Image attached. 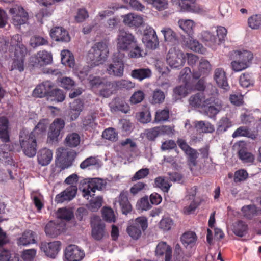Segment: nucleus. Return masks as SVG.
I'll use <instances>...</instances> for the list:
<instances>
[{
	"mask_svg": "<svg viewBox=\"0 0 261 261\" xmlns=\"http://www.w3.org/2000/svg\"><path fill=\"white\" fill-rule=\"evenodd\" d=\"M11 49H14V58L11 66V70H18L21 72L24 70V57L27 53L25 46L22 43V38L19 35H14L11 40Z\"/></svg>",
	"mask_w": 261,
	"mask_h": 261,
	"instance_id": "obj_1",
	"label": "nucleus"
},
{
	"mask_svg": "<svg viewBox=\"0 0 261 261\" xmlns=\"http://www.w3.org/2000/svg\"><path fill=\"white\" fill-rule=\"evenodd\" d=\"M109 50L106 42H97L89 50L87 59L94 66H98L105 63L108 57Z\"/></svg>",
	"mask_w": 261,
	"mask_h": 261,
	"instance_id": "obj_2",
	"label": "nucleus"
},
{
	"mask_svg": "<svg viewBox=\"0 0 261 261\" xmlns=\"http://www.w3.org/2000/svg\"><path fill=\"white\" fill-rule=\"evenodd\" d=\"M19 143L23 153L28 157H33L36 154V137L34 133H30L26 129L20 131Z\"/></svg>",
	"mask_w": 261,
	"mask_h": 261,
	"instance_id": "obj_3",
	"label": "nucleus"
},
{
	"mask_svg": "<svg viewBox=\"0 0 261 261\" xmlns=\"http://www.w3.org/2000/svg\"><path fill=\"white\" fill-rule=\"evenodd\" d=\"M123 57L124 55L120 52L114 54L113 62L108 65L106 68L108 74L116 77H121L123 75L124 71Z\"/></svg>",
	"mask_w": 261,
	"mask_h": 261,
	"instance_id": "obj_4",
	"label": "nucleus"
},
{
	"mask_svg": "<svg viewBox=\"0 0 261 261\" xmlns=\"http://www.w3.org/2000/svg\"><path fill=\"white\" fill-rule=\"evenodd\" d=\"M217 89L213 86H208L204 92H199L191 96L189 99L190 105L193 107L201 108L202 109L205 103H207L210 100L211 92H215Z\"/></svg>",
	"mask_w": 261,
	"mask_h": 261,
	"instance_id": "obj_5",
	"label": "nucleus"
},
{
	"mask_svg": "<svg viewBox=\"0 0 261 261\" xmlns=\"http://www.w3.org/2000/svg\"><path fill=\"white\" fill-rule=\"evenodd\" d=\"M167 64L172 68H179L185 63V54L175 47L171 48L166 56Z\"/></svg>",
	"mask_w": 261,
	"mask_h": 261,
	"instance_id": "obj_6",
	"label": "nucleus"
},
{
	"mask_svg": "<svg viewBox=\"0 0 261 261\" xmlns=\"http://www.w3.org/2000/svg\"><path fill=\"white\" fill-rule=\"evenodd\" d=\"M12 23L16 27L26 23L28 20V12L20 6L15 5L9 10Z\"/></svg>",
	"mask_w": 261,
	"mask_h": 261,
	"instance_id": "obj_7",
	"label": "nucleus"
},
{
	"mask_svg": "<svg viewBox=\"0 0 261 261\" xmlns=\"http://www.w3.org/2000/svg\"><path fill=\"white\" fill-rule=\"evenodd\" d=\"M217 92H211V96L208 99L210 100L202 108L204 114L207 115L210 118H213L219 112L222 105L221 101L217 98H215V95Z\"/></svg>",
	"mask_w": 261,
	"mask_h": 261,
	"instance_id": "obj_8",
	"label": "nucleus"
},
{
	"mask_svg": "<svg viewBox=\"0 0 261 261\" xmlns=\"http://www.w3.org/2000/svg\"><path fill=\"white\" fill-rule=\"evenodd\" d=\"M177 142L179 147L186 155L189 166L191 167H195L197 164V159L199 155V153L197 150L191 147L183 139H179Z\"/></svg>",
	"mask_w": 261,
	"mask_h": 261,
	"instance_id": "obj_9",
	"label": "nucleus"
},
{
	"mask_svg": "<svg viewBox=\"0 0 261 261\" xmlns=\"http://www.w3.org/2000/svg\"><path fill=\"white\" fill-rule=\"evenodd\" d=\"M64 121L60 118H56L51 123L48 133V141L50 143L58 141L61 132L65 127Z\"/></svg>",
	"mask_w": 261,
	"mask_h": 261,
	"instance_id": "obj_10",
	"label": "nucleus"
},
{
	"mask_svg": "<svg viewBox=\"0 0 261 261\" xmlns=\"http://www.w3.org/2000/svg\"><path fill=\"white\" fill-rule=\"evenodd\" d=\"M91 234L94 239L99 241L107 235L105 225L101 221L99 217L93 216L91 221Z\"/></svg>",
	"mask_w": 261,
	"mask_h": 261,
	"instance_id": "obj_11",
	"label": "nucleus"
},
{
	"mask_svg": "<svg viewBox=\"0 0 261 261\" xmlns=\"http://www.w3.org/2000/svg\"><path fill=\"white\" fill-rule=\"evenodd\" d=\"M148 227L147 219L145 217L137 218L132 224V239L137 240L141 236L142 232Z\"/></svg>",
	"mask_w": 261,
	"mask_h": 261,
	"instance_id": "obj_12",
	"label": "nucleus"
},
{
	"mask_svg": "<svg viewBox=\"0 0 261 261\" xmlns=\"http://www.w3.org/2000/svg\"><path fill=\"white\" fill-rule=\"evenodd\" d=\"M30 61L34 67L42 66L51 62L52 56L50 53L46 50L39 51L31 57Z\"/></svg>",
	"mask_w": 261,
	"mask_h": 261,
	"instance_id": "obj_13",
	"label": "nucleus"
},
{
	"mask_svg": "<svg viewBox=\"0 0 261 261\" xmlns=\"http://www.w3.org/2000/svg\"><path fill=\"white\" fill-rule=\"evenodd\" d=\"M40 249L46 255L51 258H55L61 249V243L59 241H54L50 243L42 242L40 244Z\"/></svg>",
	"mask_w": 261,
	"mask_h": 261,
	"instance_id": "obj_14",
	"label": "nucleus"
},
{
	"mask_svg": "<svg viewBox=\"0 0 261 261\" xmlns=\"http://www.w3.org/2000/svg\"><path fill=\"white\" fill-rule=\"evenodd\" d=\"M84 251L74 245L68 246L65 251V256L69 261H80L84 256Z\"/></svg>",
	"mask_w": 261,
	"mask_h": 261,
	"instance_id": "obj_15",
	"label": "nucleus"
},
{
	"mask_svg": "<svg viewBox=\"0 0 261 261\" xmlns=\"http://www.w3.org/2000/svg\"><path fill=\"white\" fill-rule=\"evenodd\" d=\"M53 84L48 81L39 84L33 91V95L37 97L42 98L49 96L52 91Z\"/></svg>",
	"mask_w": 261,
	"mask_h": 261,
	"instance_id": "obj_16",
	"label": "nucleus"
},
{
	"mask_svg": "<svg viewBox=\"0 0 261 261\" xmlns=\"http://www.w3.org/2000/svg\"><path fill=\"white\" fill-rule=\"evenodd\" d=\"M214 79L218 86L227 91L230 89L226 73L222 68H218L215 70Z\"/></svg>",
	"mask_w": 261,
	"mask_h": 261,
	"instance_id": "obj_17",
	"label": "nucleus"
},
{
	"mask_svg": "<svg viewBox=\"0 0 261 261\" xmlns=\"http://www.w3.org/2000/svg\"><path fill=\"white\" fill-rule=\"evenodd\" d=\"M180 240L184 246L188 250L195 249L196 247L197 237L194 232H185L181 236Z\"/></svg>",
	"mask_w": 261,
	"mask_h": 261,
	"instance_id": "obj_18",
	"label": "nucleus"
},
{
	"mask_svg": "<svg viewBox=\"0 0 261 261\" xmlns=\"http://www.w3.org/2000/svg\"><path fill=\"white\" fill-rule=\"evenodd\" d=\"M50 36L56 41L68 42L70 40L68 32L60 27L53 28L50 30Z\"/></svg>",
	"mask_w": 261,
	"mask_h": 261,
	"instance_id": "obj_19",
	"label": "nucleus"
},
{
	"mask_svg": "<svg viewBox=\"0 0 261 261\" xmlns=\"http://www.w3.org/2000/svg\"><path fill=\"white\" fill-rule=\"evenodd\" d=\"M106 187V182L100 178H93L89 181L86 187L84 188L83 192L87 194H90L91 192L94 193L96 190H101Z\"/></svg>",
	"mask_w": 261,
	"mask_h": 261,
	"instance_id": "obj_20",
	"label": "nucleus"
},
{
	"mask_svg": "<svg viewBox=\"0 0 261 261\" xmlns=\"http://www.w3.org/2000/svg\"><path fill=\"white\" fill-rule=\"evenodd\" d=\"M130 45V34L124 30L119 31L117 38V47L121 50H126Z\"/></svg>",
	"mask_w": 261,
	"mask_h": 261,
	"instance_id": "obj_21",
	"label": "nucleus"
},
{
	"mask_svg": "<svg viewBox=\"0 0 261 261\" xmlns=\"http://www.w3.org/2000/svg\"><path fill=\"white\" fill-rule=\"evenodd\" d=\"M77 188L76 186H69L61 193L56 196L55 201L58 203H62L65 201L71 200L75 196Z\"/></svg>",
	"mask_w": 261,
	"mask_h": 261,
	"instance_id": "obj_22",
	"label": "nucleus"
},
{
	"mask_svg": "<svg viewBox=\"0 0 261 261\" xmlns=\"http://www.w3.org/2000/svg\"><path fill=\"white\" fill-rule=\"evenodd\" d=\"M53 159V152L51 150L43 148L39 150L37 153L38 163L41 166L48 165Z\"/></svg>",
	"mask_w": 261,
	"mask_h": 261,
	"instance_id": "obj_23",
	"label": "nucleus"
},
{
	"mask_svg": "<svg viewBox=\"0 0 261 261\" xmlns=\"http://www.w3.org/2000/svg\"><path fill=\"white\" fill-rule=\"evenodd\" d=\"M63 229V226L53 221H50L45 227L46 234L49 237L55 238L60 234Z\"/></svg>",
	"mask_w": 261,
	"mask_h": 261,
	"instance_id": "obj_24",
	"label": "nucleus"
},
{
	"mask_svg": "<svg viewBox=\"0 0 261 261\" xmlns=\"http://www.w3.org/2000/svg\"><path fill=\"white\" fill-rule=\"evenodd\" d=\"M257 134L252 131L246 126H240L232 134V137L234 138L239 137H246L252 140L256 138Z\"/></svg>",
	"mask_w": 261,
	"mask_h": 261,
	"instance_id": "obj_25",
	"label": "nucleus"
},
{
	"mask_svg": "<svg viewBox=\"0 0 261 261\" xmlns=\"http://www.w3.org/2000/svg\"><path fill=\"white\" fill-rule=\"evenodd\" d=\"M35 233L32 230H28L24 232L22 236L17 240V244L19 246H27L30 244L36 243L35 239Z\"/></svg>",
	"mask_w": 261,
	"mask_h": 261,
	"instance_id": "obj_26",
	"label": "nucleus"
},
{
	"mask_svg": "<svg viewBox=\"0 0 261 261\" xmlns=\"http://www.w3.org/2000/svg\"><path fill=\"white\" fill-rule=\"evenodd\" d=\"M164 37V40L168 44L174 45L178 43L176 33L170 28H164L161 31Z\"/></svg>",
	"mask_w": 261,
	"mask_h": 261,
	"instance_id": "obj_27",
	"label": "nucleus"
},
{
	"mask_svg": "<svg viewBox=\"0 0 261 261\" xmlns=\"http://www.w3.org/2000/svg\"><path fill=\"white\" fill-rule=\"evenodd\" d=\"M155 255L159 257H165L172 255V248L165 242H161L158 243L155 251Z\"/></svg>",
	"mask_w": 261,
	"mask_h": 261,
	"instance_id": "obj_28",
	"label": "nucleus"
},
{
	"mask_svg": "<svg viewBox=\"0 0 261 261\" xmlns=\"http://www.w3.org/2000/svg\"><path fill=\"white\" fill-rule=\"evenodd\" d=\"M118 204L121 207L122 212L123 214L127 215L130 211V205L128 199L127 194L125 192H122L118 198V201H116L115 204Z\"/></svg>",
	"mask_w": 261,
	"mask_h": 261,
	"instance_id": "obj_29",
	"label": "nucleus"
},
{
	"mask_svg": "<svg viewBox=\"0 0 261 261\" xmlns=\"http://www.w3.org/2000/svg\"><path fill=\"white\" fill-rule=\"evenodd\" d=\"M99 166V160L95 156H90L84 160L80 165V167L83 170L92 169Z\"/></svg>",
	"mask_w": 261,
	"mask_h": 261,
	"instance_id": "obj_30",
	"label": "nucleus"
},
{
	"mask_svg": "<svg viewBox=\"0 0 261 261\" xmlns=\"http://www.w3.org/2000/svg\"><path fill=\"white\" fill-rule=\"evenodd\" d=\"M145 54L141 45L138 44L135 37L132 35V58H138L143 57Z\"/></svg>",
	"mask_w": 261,
	"mask_h": 261,
	"instance_id": "obj_31",
	"label": "nucleus"
},
{
	"mask_svg": "<svg viewBox=\"0 0 261 261\" xmlns=\"http://www.w3.org/2000/svg\"><path fill=\"white\" fill-rule=\"evenodd\" d=\"M173 4L178 5L183 11H194L195 0H172Z\"/></svg>",
	"mask_w": 261,
	"mask_h": 261,
	"instance_id": "obj_32",
	"label": "nucleus"
},
{
	"mask_svg": "<svg viewBox=\"0 0 261 261\" xmlns=\"http://www.w3.org/2000/svg\"><path fill=\"white\" fill-rule=\"evenodd\" d=\"M247 225L242 220H239L233 224V232L238 237H242L245 236L247 232Z\"/></svg>",
	"mask_w": 261,
	"mask_h": 261,
	"instance_id": "obj_33",
	"label": "nucleus"
},
{
	"mask_svg": "<svg viewBox=\"0 0 261 261\" xmlns=\"http://www.w3.org/2000/svg\"><path fill=\"white\" fill-rule=\"evenodd\" d=\"M151 73V71L148 68H139L132 71V77L141 81L150 77Z\"/></svg>",
	"mask_w": 261,
	"mask_h": 261,
	"instance_id": "obj_34",
	"label": "nucleus"
},
{
	"mask_svg": "<svg viewBox=\"0 0 261 261\" xmlns=\"http://www.w3.org/2000/svg\"><path fill=\"white\" fill-rule=\"evenodd\" d=\"M8 121L6 117H0V138L4 142L9 141L8 132Z\"/></svg>",
	"mask_w": 261,
	"mask_h": 261,
	"instance_id": "obj_35",
	"label": "nucleus"
},
{
	"mask_svg": "<svg viewBox=\"0 0 261 261\" xmlns=\"http://www.w3.org/2000/svg\"><path fill=\"white\" fill-rule=\"evenodd\" d=\"M40 3L42 5L45 6V7L42 9L40 12L37 14L36 16L39 18L41 17L44 18L50 16L54 10L53 7H48V6L51 5V2L47 0H41Z\"/></svg>",
	"mask_w": 261,
	"mask_h": 261,
	"instance_id": "obj_36",
	"label": "nucleus"
},
{
	"mask_svg": "<svg viewBox=\"0 0 261 261\" xmlns=\"http://www.w3.org/2000/svg\"><path fill=\"white\" fill-rule=\"evenodd\" d=\"M179 27L188 34L189 37H191L193 33V28L195 26L193 21L187 20H180L178 21Z\"/></svg>",
	"mask_w": 261,
	"mask_h": 261,
	"instance_id": "obj_37",
	"label": "nucleus"
},
{
	"mask_svg": "<svg viewBox=\"0 0 261 261\" xmlns=\"http://www.w3.org/2000/svg\"><path fill=\"white\" fill-rule=\"evenodd\" d=\"M61 62L63 64L73 67L74 65V59L72 54L67 50H62L61 53Z\"/></svg>",
	"mask_w": 261,
	"mask_h": 261,
	"instance_id": "obj_38",
	"label": "nucleus"
},
{
	"mask_svg": "<svg viewBox=\"0 0 261 261\" xmlns=\"http://www.w3.org/2000/svg\"><path fill=\"white\" fill-rule=\"evenodd\" d=\"M241 211L244 216L248 219H251L258 214V210L254 205H248L242 207Z\"/></svg>",
	"mask_w": 261,
	"mask_h": 261,
	"instance_id": "obj_39",
	"label": "nucleus"
},
{
	"mask_svg": "<svg viewBox=\"0 0 261 261\" xmlns=\"http://www.w3.org/2000/svg\"><path fill=\"white\" fill-rule=\"evenodd\" d=\"M238 156L244 163H252L254 160V155L246 148H241L238 151Z\"/></svg>",
	"mask_w": 261,
	"mask_h": 261,
	"instance_id": "obj_40",
	"label": "nucleus"
},
{
	"mask_svg": "<svg viewBox=\"0 0 261 261\" xmlns=\"http://www.w3.org/2000/svg\"><path fill=\"white\" fill-rule=\"evenodd\" d=\"M195 127L200 132L207 133L214 131V127L210 122L204 121H199L195 122Z\"/></svg>",
	"mask_w": 261,
	"mask_h": 261,
	"instance_id": "obj_41",
	"label": "nucleus"
},
{
	"mask_svg": "<svg viewBox=\"0 0 261 261\" xmlns=\"http://www.w3.org/2000/svg\"><path fill=\"white\" fill-rule=\"evenodd\" d=\"M136 117L141 123H147L149 122L151 120V116L149 108L147 106H145L144 110L137 113Z\"/></svg>",
	"mask_w": 261,
	"mask_h": 261,
	"instance_id": "obj_42",
	"label": "nucleus"
},
{
	"mask_svg": "<svg viewBox=\"0 0 261 261\" xmlns=\"http://www.w3.org/2000/svg\"><path fill=\"white\" fill-rule=\"evenodd\" d=\"M202 40L205 42L206 45L212 46L218 44L217 38L212 33L209 31H203L201 33Z\"/></svg>",
	"mask_w": 261,
	"mask_h": 261,
	"instance_id": "obj_43",
	"label": "nucleus"
},
{
	"mask_svg": "<svg viewBox=\"0 0 261 261\" xmlns=\"http://www.w3.org/2000/svg\"><path fill=\"white\" fill-rule=\"evenodd\" d=\"M235 54L238 56L237 59L240 60L242 62L245 63L246 64L248 65L253 59L252 54L247 50H243V51L236 50L235 51Z\"/></svg>",
	"mask_w": 261,
	"mask_h": 261,
	"instance_id": "obj_44",
	"label": "nucleus"
},
{
	"mask_svg": "<svg viewBox=\"0 0 261 261\" xmlns=\"http://www.w3.org/2000/svg\"><path fill=\"white\" fill-rule=\"evenodd\" d=\"M65 142L68 146L71 147H76L80 144V137L77 133H71L66 136Z\"/></svg>",
	"mask_w": 261,
	"mask_h": 261,
	"instance_id": "obj_45",
	"label": "nucleus"
},
{
	"mask_svg": "<svg viewBox=\"0 0 261 261\" xmlns=\"http://www.w3.org/2000/svg\"><path fill=\"white\" fill-rule=\"evenodd\" d=\"M239 82L242 87L248 88L253 85L254 80L250 74L245 73L242 74L240 76Z\"/></svg>",
	"mask_w": 261,
	"mask_h": 261,
	"instance_id": "obj_46",
	"label": "nucleus"
},
{
	"mask_svg": "<svg viewBox=\"0 0 261 261\" xmlns=\"http://www.w3.org/2000/svg\"><path fill=\"white\" fill-rule=\"evenodd\" d=\"M231 126V122L227 117L222 118L218 123L217 133L221 134L227 130L228 128Z\"/></svg>",
	"mask_w": 261,
	"mask_h": 261,
	"instance_id": "obj_47",
	"label": "nucleus"
},
{
	"mask_svg": "<svg viewBox=\"0 0 261 261\" xmlns=\"http://www.w3.org/2000/svg\"><path fill=\"white\" fill-rule=\"evenodd\" d=\"M102 198L101 196H98L91 200L89 203L87 205L88 208L92 212L97 211L102 205Z\"/></svg>",
	"mask_w": 261,
	"mask_h": 261,
	"instance_id": "obj_48",
	"label": "nucleus"
},
{
	"mask_svg": "<svg viewBox=\"0 0 261 261\" xmlns=\"http://www.w3.org/2000/svg\"><path fill=\"white\" fill-rule=\"evenodd\" d=\"M154 183L156 187L160 188L163 192H168L171 184L163 177H158L155 179Z\"/></svg>",
	"mask_w": 261,
	"mask_h": 261,
	"instance_id": "obj_49",
	"label": "nucleus"
},
{
	"mask_svg": "<svg viewBox=\"0 0 261 261\" xmlns=\"http://www.w3.org/2000/svg\"><path fill=\"white\" fill-rule=\"evenodd\" d=\"M148 3L159 11H163L168 8V0H145Z\"/></svg>",
	"mask_w": 261,
	"mask_h": 261,
	"instance_id": "obj_50",
	"label": "nucleus"
},
{
	"mask_svg": "<svg viewBox=\"0 0 261 261\" xmlns=\"http://www.w3.org/2000/svg\"><path fill=\"white\" fill-rule=\"evenodd\" d=\"M102 137L109 141L115 142L118 139V134L113 128L106 129L102 133Z\"/></svg>",
	"mask_w": 261,
	"mask_h": 261,
	"instance_id": "obj_51",
	"label": "nucleus"
},
{
	"mask_svg": "<svg viewBox=\"0 0 261 261\" xmlns=\"http://www.w3.org/2000/svg\"><path fill=\"white\" fill-rule=\"evenodd\" d=\"M185 85H186L185 84ZM188 89L186 85H180L176 87L173 90V96L176 99H180L185 97L188 94Z\"/></svg>",
	"mask_w": 261,
	"mask_h": 261,
	"instance_id": "obj_52",
	"label": "nucleus"
},
{
	"mask_svg": "<svg viewBox=\"0 0 261 261\" xmlns=\"http://www.w3.org/2000/svg\"><path fill=\"white\" fill-rule=\"evenodd\" d=\"M169 118V111L167 108L162 110H159L156 112L155 116V122L167 121Z\"/></svg>",
	"mask_w": 261,
	"mask_h": 261,
	"instance_id": "obj_53",
	"label": "nucleus"
},
{
	"mask_svg": "<svg viewBox=\"0 0 261 261\" xmlns=\"http://www.w3.org/2000/svg\"><path fill=\"white\" fill-rule=\"evenodd\" d=\"M248 25L252 29H257L261 27V15H255L248 18Z\"/></svg>",
	"mask_w": 261,
	"mask_h": 261,
	"instance_id": "obj_54",
	"label": "nucleus"
},
{
	"mask_svg": "<svg viewBox=\"0 0 261 261\" xmlns=\"http://www.w3.org/2000/svg\"><path fill=\"white\" fill-rule=\"evenodd\" d=\"M102 215L103 218L107 222H114L115 216L112 209L109 207H104L102 210Z\"/></svg>",
	"mask_w": 261,
	"mask_h": 261,
	"instance_id": "obj_55",
	"label": "nucleus"
},
{
	"mask_svg": "<svg viewBox=\"0 0 261 261\" xmlns=\"http://www.w3.org/2000/svg\"><path fill=\"white\" fill-rule=\"evenodd\" d=\"M57 216L58 218L70 220L73 215L70 210L66 208H62L58 210Z\"/></svg>",
	"mask_w": 261,
	"mask_h": 261,
	"instance_id": "obj_56",
	"label": "nucleus"
},
{
	"mask_svg": "<svg viewBox=\"0 0 261 261\" xmlns=\"http://www.w3.org/2000/svg\"><path fill=\"white\" fill-rule=\"evenodd\" d=\"M173 225L172 219L169 217L163 218L159 224L160 228L164 231H169Z\"/></svg>",
	"mask_w": 261,
	"mask_h": 261,
	"instance_id": "obj_57",
	"label": "nucleus"
},
{
	"mask_svg": "<svg viewBox=\"0 0 261 261\" xmlns=\"http://www.w3.org/2000/svg\"><path fill=\"white\" fill-rule=\"evenodd\" d=\"M136 206L138 210L147 211L151 207V204L149 203L147 196L142 198L137 202Z\"/></svg>",
	"mask_w": 261,
	"mask_h": 261,
	"instance_id": "obj_58",
	"label": "nucleus"
},
{
	"mask_svg": "<svg viewBox=\"0 0 261 261\" xmlns=\"http://www.w3.org/2000/svg\"><path fill=\"white\" fill-rule=\"evenodd\" d=\"M211 69V65L209 62L204 59H201L199 62V71L203 75L207 74Z\"/></svg>",
	"mask_w": 261,
	"mask_h": 261,
	"instance_id": "obj_59",
	"label": "nucleus"
},
{
	"mask_svg": "<svg viewBox=\"0 0 261 261\" xmlns=\"http://www.w3.org/2000/svg\"><path fill=\"white\" fill-rule=\"evenodd\" d=\"M160 133V127H155L145 130V135L147 138L151 141L154 140Z\"/></svg>",
	"mask_w": 261,
	"mask_h": 261,
	"instance_id": "obj_60",
	"label": "nucleus"
},
{
	"mask_svg": "<svg viewBox=\"0 0 261 261\" xmlns=\"http://www.w3.org/2000/svg\"><path fill=\"white\" fill-rule=\"evenodd\" d=\"M189 38V42L187 43L188 47L193 51L203 53V50L204 49L201 44H200L198 41L195 40H192V37Z\"/></svg>",
	"mask_w": 261,
	"mask_h": 261,
	"instance_id": "obj_61",
	"label": "nucleus"
},
{
	"mask_svg": "<svg viewBox=\"0 0 261 261\" xmlns=\"http://www.w3.org/2000/svg\"><path fill=\"white\" fill-rule=\"evenodd\" d=\"M146 48L149 49L154 50L159 45V41L158 37H154L152 39H146L142 41Z\"/></svg>",
	"mask_w": 261,
	"mask_h": 261,
	"instance_id": "obj_62",
	"label": "nucleus"
},
{
	"mask_svg": "<svg viewBox=\"0 0 261 261\" xmlns=\"http://www.w3.org/2000/svg\"><path fill=\"white\" fill-rule=\"evenodd\" d=\"M237 59L231 63L232 69L234 71L239 72L245 69L248 67V65L246 64L245 63L242 62L240 60Z\"/></svg>",
	"mask_w": 261,
	"mask_h": 261,
	"instance_id": "obj_63",
	"label": "nucleus"
},
{
	"mask_svg": "<svg viewBox=\"0 0 261 261\" xmlns=\"http://www.w3.org/2000/svg\"><path fill=\"white\" fill-rule=\"evenodd\" d=\"M36 255L35 249H27L22 252L21 257L25 261H32Z\"/></svg>",
	"mask_w": 261,
	"mask_h": 261,
	"instance_id": "obj_64",
	"label": "nucleus"
}]
</instances>
